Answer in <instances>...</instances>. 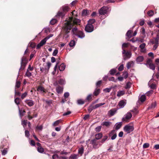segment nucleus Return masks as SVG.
<instances>
[{"mask_svg":"<svg viewBox=\"0 0 159 159\" xmlns=\"http://www.w3.org/2000/svg\"><path fill=\"white\" fill-rule=\"evenodd\" d=\"M8 148H4L3 149H0V151L2 155H5L7 153Z\"/></svg>","mask_w":159,"mask_h":159,"instance_id":"393cba45","label":"nucleus"},{"mask_svg":"<svg viewBox=\"0 0 159 159\" xmlns=\"http://www.w3.org/2000/svg\"><path fill=\"white\" fill-rule=\"evenodd\" d=\"M72 33L73 34L80 38H83L85 37L84 33L82 31L78 30L76 27H75L72 29Z\"/></svg>","mask_w":159,"mask_h":159,"instance_id":"f03ea898","label":"nucleus"},{"mask_svg":"<svg viewBox=\"0 0 159 159\" xmlns=\"http://www.w3.org/2000/svg\"><path fill=\"white\" fill-rule=\"evenodd\" d=\"M27 94H28V93L27 92H25L24 93H23L21 95V98L22 99H24L25 98L26 96L27 95Z\"/></svg>","mask_w":159,"mask_h":159,"instance_id":"3c124183","label":"nucleus"},{"mask_svg":"<svg viewBox=\"0 0 159 159\" xmlns=\"http://www.w3.org/2000/svg\"><path fill=\"white\" fill-rule=\"evenodd\" d=\"M85 30L87 32H91L94 30V27L93 25H91L89 24H87L85 27Z\"/></svg>","mask_w":159,"mask_h":159,"instance_id":"0eeeda50","label":"nucleus"},{"mask_svg":"<svg viewBox=\"0 0 159 159\" xmlns=\"http://www.w3.org/2000/svg\"><path fill=\"white\" fill-rule=\"evenodd\" d=\"M27 57V56H24L22 57L19 70H22L25 69L28 62Z\"/></svg>","mask_w":159,"mask_h":159,"instance_id":"7ed1b4c3","label":"nucleus"},{"mask_svg":"<svg viewBox=\"0 0 159 159\" xmlns=\"http://www.w3.org/2000/svg\"><path fill=\"white\" fill-rule=\"evenodd\" d=\"M74 12H75V10H74L71 12L72 16L70 17L69 20L65 23L63 26L62 27L61 34H63V37L65 39L68 38L69 36V33L70 31L73 28L75 25H80V20L74 16H77L76 14L75 15L74 14Z\"/></svg>","mask_w":159,"mask_h":159,"instance_id":"f257e3e1","label":"nucleus"},{"mask_svg":"<svg viewBox=\"0 0 159 159\" xmlns=\"http://www.w3.org/2000/svg\"><path fill=\"white\" fill-rule=\"evenodd\" d=\"M56 90L57 93H61L63 91V88L62 87L58 86L57 87Z\"/></svg>","mask_w":159,"mask_h":159,"instance_id":"a211bd4d","label":"nucleus"},{"mask_svg":"<svg viewBox=\"0 0 159 159\" xmlns=\"http://www.w3.org/2000/svg\"><path fill=\"white\" fill-rule=\"evenodd\" d=\"M77 103L80 105H82L84 104L85 103V101L82 99H78L77 100Z\"/></svg>","mask_w":159,"mask_h":159,"instance_id":"c85d7f7f","label":"nucleus"},{"mask_svg":"<svg viewBox=\"0 0 159 159\" xmlns=\"http://www.w3.org/2000/svg\"><path fill=\"white\" fill-rule=\"evenodd\" d=\"M134 130V127L132 126L129 125H125L124 127V130L127 134L130 133Z\"/></svg>","mask_w":159,"mask_h":159,"instance_id":"20e7f679","label":"nucleus"},{"mask_svg":"<svg viewBox=\"0 0 159 159\" xmlns=\"http://www.w3.org/2000/svg\"><path fill=\"white\" fill-rule=\"evenodd\" d=\"M65 14H66L64 12H63L62 10H60L58 11L57 14L56 16L57 17V18H59L60 17L62 18L64 17Z\"/></svg>","mask_w":159,"mask_h":159,"instance_id":"1a4fd4ad","label":"nucleus"},{"mask_svg":"<svg viewBox=\"0 0 159 159\" xmlns=\"http://www.w3.org/2000/svg\"><path fill=\"white\" fill-rule=\"evenodd\" d=\"M38 151L40 153H43L44 152V149L41 146L38 147L37 148Z\"/></svg>","mask_w":159,"mask_h":159,"instance_id":"58836bf2","label":"nucleus"},{"mask_svg":"<svg viewBox=\"0 0 159 159\" xmlns=\"http://www.w3.org/2000/svg\"><path fill=\"white\" fill-rule=\"evenodd\" d=\"M122 124V122L116 123L115 125V129L117 130L120 129L121 127Z\"/></svg>","mask_w":159,"mask_h":159,"instance_id":"6ab92c4d","label":"nucleus"},{"mask_svg":"<svg viewBox=\"0 0 159 159\" xmlns=\"http://www.w3.org/2000/svg\"><path fill=\"white\" fill-rule=\"evenodd\" d=\"M159 40V35L157 34L156 37L155 38V44L158 45Z\"/></svg>","mask_w":159,"mask_h":159,"instance_id":"f704fd0d","label":"nucleus"},{"mask_svg":"<svg viewBox=\"0 0 159 159\" xmlns=\"http://www.w3.org/2000/svg\"><path fill=\"white\" fill-rule=\"evenodd\" d=\"M61 120H58L55 121L53 124V125L54 126H56L58 125L61 122Z\"/></svg>","mask_w":159,"mask_h":159,"instance_id":"37998d69","label":"nucleus"},{"mask_svg":"<svg viewBox=\"0 0 159 159\" xmlns=\"http://www.w3.org/2000/svg\"><path fill=\"white\" fill-rule=\"evenodd\" d=\"M101 128H102L101 126H98L95 128V131L97 132H98L101 131Z\"/></svg>","mask_w":159,"mask_h":159,"instance_id":"6e6d98bb","label":"nucleus"},{"mask_svg":"<svg viewBox=\"0 0 159 159\" xmlns=\"http://www.w3.org/2000/svg\"><path fill=\"white\" fill-rule=\"evenodd\" d=\"M30 47L32 48H34L36 47V44L34 43L30 42Z\"/></svg>","mask_w":159,"mask_h":159,"instance_id":"864d4df0","label":"nucleus"},{"mask_svg":"<svg viewBox=\"0 0 159 159\" xmlns=\"http://www.w3.org/2000/svg\"><path fill=\"white\" fill-rule=\"evenodd\" d=\"M20 81L17 80L16 83L15 89L19 88L20 87Z\"/></svg>","mask_w":159,"mask_h":159,"instance_id":"2f4dec72","label":"nucleus"},{"mask_svg":"<svg viewBox=\"0 0 159 159\" xmlns=\"http://www.w3.org/2000/svg\"><path fill=\"white\" fill-rule=\"evenodd\" d=\"M25 102L30 107L33 106L34 104V101L31 100H26Z\"/></svg>","mask_w":159,"mask_h":159,"instance_id":"2eb2a0df","label":"nucleus"},{"mask_svg":"<svg viewBox=\"0 0 159 159\" xmlns=\"http://www.w3.org/2000/svg\"><path fill=\"white\" fill-rule=\"evenodd\" d=\"M126 102L124 100H121L118 103V106L120 107V108H123L126 104Z\"/></svg>","mask_w":159,"mask_h":159,"instance_id":"dca6fc26","label":"nucleus"},{"mask_svg":"<svg viewBox=\"0 0 159 159\" xmlns=\"http://www.w3.org/2000/svg\"><path fill=\"white\" fill-rule=\"evenodd\" d=\"M139 99L141 102H144L146 99V97L145 95H142L139 98Z\"/></svg>","mask_w":159,"mask_h":159,"instance_id":"7c9ffc66","label":"nucleus"},{"mask_svg":"<svg viewBox=\"0 0 159 159\" xmlns=\"http://www.w3.org/2000/svg\"><path fill=\"white\" fill-rule=\"evenodd\" d=\"M132 116L130 113H128L125 115V117L123 118L122 120L123 121H126L127 120L129 119Z\"/></svg>","mask_w":159,"mask_h":159,"instance_id":"9d476101","label":"nucleus"},{"mask_svg":"<svg viewBox=\"0 0 159 159\" xmlns=\"http://www.w3.org/2000/svg\"><path fill=\"white\" fill-rule=\"evenodd\" d=\"M89 11L87 10L84 9L81 12L82 16H87L88 14Z\"/></svg>","mask_w":159,"mask_h":159,"instance_id":"a878e982","label":"nucleus"},{"mask_svg":"<svg viewBox=\"0 0 159 159\" xmlns=\"http://www.w3.org/2000/svg\"><path fill=\"white\" fill-rule=\"evenodd\" d=\"M131 83L130 82H128L126 84L125 87L126 89H129L131 87Z\"/></svg>","mask_w":159,"mask_h":159,"instance_id":"bf43d9fd","label":"nucleus"},{"mask_svg":"<svg viewBox=\"0 0 159 159\" xmlns=\"http://www.w3.org/2000/svg\"><path fill=\"white\" fill-rule=\"evenodd\" d=\"M100 93V89H99L96 88L95 91L93 92V95L95 96H98Z\"/></svg>","mask_w":159,"mask_h":159,"instance_id":"cd10ccee","label":"nucleus"},{"mask_svg":"<svg viewBox=\"0 0 159 159\" xmlns=\"http://www.w3.org/2000/svg\"><path fill=\"white\" fill-rule=\"evenodd\" d=\"M134 64V62L133 61H130L126 65V67L128 69H129L130 68L133 66Z\"/></svg>","mask_w":159,"mask_h":159,"instance_id":"4be33fe9","label":"nucleus"},{"mask_svg":"<svg viewBox=\"0 0 159 159\" xmlns=\"http://www.w3.org/2000/svg\"><path fill=\"white\" fill-rule=\"evenodd\" d=\"M102 83V81L99 80L98 81L96 84V87L97 88L100 87L101 84Z\"/></svg>","mask_w":159,"mask_h":159,"instance_id":"09e8293b","label":"nucleus"},{"mask_svg":"<svg viewBox=\"0 0 159 159\" xmlns=\"http://www.w3.org/2000/svg\"><path fill=\"white\" fill-rule=\"evenodd\" d=\"M15 95L16 96H20V93L19 91H16V89H15Z\"/></svg>","mask_w":159,"mask_h":159,"instance_id":"69168bd1","label":"nucleus"},{"mask_svg":"<svg viewBox=\"0 0 159 159\" xmlns=\"http://www.w3.org/2000/svg\"><path fill=\"white\" fill-rule=\"evenodd\" d=\"M108 7L106 6H104L101 8L99 11V13L101 15H104L107 13L108 10Z\"/></svg>","mask_w":159,"mask_h":159,"instance_id":"423d86ee","label":"nucleus"},{"mask_svg":"<svg viewBox=\"0 0 159 159\" xmlns=\"http://www.w3.org/2000/svg\"><path fill=\"white\" fill-rule=\"evenodd\" d=\"M94 109H95L94 106L90 105L88 107V111L90 113Z\"/></svg>","mask_w":159,"mask_h":159,"instance_id":"de8ad7c7","label":"nucleus"},{"mask_svg":"<svg viewBox=\"0 0 159 159\" xmlns=\"http://www.w3.org/2000/svg\"><path fill=\"white\" fill-rule=\"evenodd\" d=\"M111 124V123L108 121H105L102 123V125L103 126H105L106 127H109Z\"/></svg>","mask_w":159,"mask_h":159,"instance_id":"c756f323","label":"nucleus"},{"mask_svg":"<svg viewBox=\"0 0 159 159\" xmlns=\"http://www.w3.org/2000/svg\"><path fill=\"white\" fill-rule=\"evenodd\" d=\"M149 146V144L148 143H144L143 146L144 148H148Z\"/></svg>","mask_w":159,"mask_h":159,"instance_id":"13d9d810","label":"nucleus"},{"mask_svg":"<svg viewBox=\"0 0 159 159\" xmlns=\"http://www.w3.org/2000/svg\"><path fill=\"white\" fill-rule=\"evenodd\" d=\"M70 8L69 7L66 6H64L62 7V11L64 12L66 14V12L68 11Z\"/></svg>","mask_w":159,"mask_h":159,"instance_id":"5701e85b","label":"nucleus"},{"mask_svg":"<svg viewBox=\"0 0 159 159\" xmlns=\"http://www.w3.org/2000/svg\"><path fill=\"white\" fill-rule=\"evenodd\" d=\"M115 134H116V130L115 129H113L111 130L109 133V136H111Z\"/></svg>","mask_w":159,"mask_h":159,"instance_id":"49530a36","label":"nucleus"},{"mask_svg":"<svg viewBox=\"0 0 159 159\" xmlns=\"http://www.w3.org/2000/svg\"><path fill=\"white\" fill-rule=\"evenodd\" d=\"M84 148L83 147L80 148L78 149L79 153L82 155L84 152Z\"/></svg>","mask_w":159,"mask_h":159,"instance_id":"a18cd8bd","label":"nucleus"},{"mask_svg":"<svg viewBox=\"0 0 159 159\" xmlns=\"http://www.w3.org/2000/svg\"><path fill=\"white\" fill-rule=\"evenodd\" d=\"M57 20L56 19H52L50 21V23L51 24L53 25L57 22Z\"/></svg>","mask_w":159,"mask_h":159,"instance_id":"052dcab7","label":"nucleus"},{"mask_svg":"<svg viewBox=\"0 0 159 159\" xmlns=\"http://www.w3.org/2000/svg\"><path fill=\"white\" fill-rule=\"evenodd\" d=\"M123 78L126 79L128 77V72L127 71H125L123 72Z\"/></svg>","mask_w":159,"mask_h":159,"instance_id":"a19ab883","label":"nucleus"},{"mask_svg":"<svg viewBox=\"0 0 159 159\" xmlns=\"http://www.w3.org/2000/svg\"><path fill=\"white\" fill-rule=\"evenodd\" d=\"M105 104V103H101L98 104H96L94 106V108L95 109H96L97 108H98V107L102 106L104 105Z\"/></svg>","mask_w":159,"mask_h":159,"instance_id":"4c0bfd02","label":"nucleus"},{"mask_svg":"<svg viewBox=\"0 0 159 159\" xmlns=\"http://www.w3.org/2000/svg\"><path fill=\"white\" fill-rule=\"evenodd\" d=\"M29 53L28 49L27 48L25 52L24 55L25 56H27L29 55Z\"/></svg>","mask_w":159,"mask_h":159,"instance_id":"338daca9","label":"nucleus"},{"mask_svg":"<svg viewBox=\"0 0 159 159\" xmlns=\"http://www.w3.org/2000/svg\"><path fill=\"white\" fill-rule=\"evenodd\" d=\"M75 44V42L74 40H72L69 43L70 46L71 47H74Z\"/></svg>","mask_w":159,"mask_h":159,"instance_id":"79ce46f5","label":"nucleus"},{"mask_svg":"<svg viewBox=\"0 0 159 159\" xmlns=\"http://www.w3.org/2000/svg\"><path fill=\"white\" fill-rule=\"evenodd\" d=\"M37 91L40 92L42 93H46V90L42 86L40 85L38 87Z\"/></svg>","mask_w":159,"mask_h":159,"instance_id":"ddd939ff","label":"nucleus"},{"mask_svg":"<svg viewBox=\"0 0 159 159\" xmlns=\"http://www.w3.org/2000/svg\"><path fill=\"white\" fill-rule=\"evenodd\" d=\"M144 60V57L143 56H138L136 59V61L137 62H142Z\"/></svg>","mask_w":159,"mask_h":159,"instance_id":"412c9836","label":"nucleus"},{"mask_svg":"<svg viewBox=\"0 0 159 159\" xmlns=\"http://www.w3.org/2000/svg\"><path fill=\"white\" fill-rule=\"evenodd\" d=\"M91 143L92 145H93V147L94 148H97L99 147V142L97 141L96 139H93L91 141Z\"/></svg>","mask_w":159,"mask_h":159,"instance_id":"6e6552de","label":"nucleus"},{"mask_svg":"<svg viewBox=\"0 0 159 159\" xmlns=\"http://www.w3.org/2000/svg\"><path fill=\"white\" fill-rule=\"evenodd\" d=\"M140 31L142 35V37L144 39L146 37L145 29L143 27L140 29Z\"/></svg>","mask_w":159,"mask_h":159,"instance_id":"aec40b11","label":"nucleus"},{"mask_svg":"<svg viewBox=\"0 0 159 159\" xmlns=\"http://www.w3.org/2000/svg\"><path fill=\"white\" fill-rule=\"evenodd\" d=\"M124 69V66L123 64L121 65L118 67V69L119 71H122Z\"/></svg>","mask_w":159,"mask_h":159,"instance_id":"0e129e2a","label":"nucleus"},{"mask_svg":"<svg viewBox=\"0 0 159 159\" xmlns=\"http://www.w3.org/2000/svg\"><path fill=\"white\" fill-rule=\"evenodd\" d=\"M96 22L95 19H90L88 21L87 24H89L91 25H93V24H94Z\"/></svg>","mask_w":159,"mask_h":159,"instance_id":"473e14b6","label":"nucleus"},{"mask_svg":"<svg viewBox=\"0 0 159 159\" xmlns=\"http://www.w3.org/2000/svg\"><path fill=\"white\" fill-rule=\"evenodd\" d=\"M132 31L131 30H129L126 34V36H127L126 39L128 40L132 37Z\"/></svg>","mask_w":159,"mask_h":159,"instance_id":"4468645a","label":"nucleus"},{"mask_svg":"<svg viewBox=\"0 0 159 159\" xmlns=\"http://www.w3.org/2000/svg\"><path fill=\"white\" fill-rule=\"evenodd\" d=\"M15 102L17 105H19L20 104V102L21 101L20 99L18 98H16L15 99Z\"/></svg>","mask_w":159,"mask_h":159,"instance_id":"e433bc0d","label":"nucleus"},{"mask_svg":"<svg viewBox=\"0 0 159 159\" xmlns=\"http://www.w3.org/2000/svg\"><path fill=\"white\" fill-rule=\"evenodd\" d=\"M125 92L124 91H120L118 92L117 96V97H120L125 94Z\"/></svg>","mask_w":159,"mask_h":159,"instance_id":"c9c22d12","label":"nucleus"},{"mask_svg":"<svg viewBox=\"0 0 159 159\" xmlns=\"http://www.w3.org/2000/svg\"><path fill=\"white\" fill-rule=\"evenodd\" d=\"M78 155L75 154L71 155L69 157V159H77Z\"/></svg>","mask_w":159,"mask_h":159,"instance_id":"72a5a7b5","label":"nucleus"},{"mask_svg":"<svg viewBox=\"0 0 159 159\" xmlns=\"http://www.w3.org/2000/svg\"><path fill=\"white\" fill-rule=\"evenodd\" d=\"M52 159H59V157H58L57 154H55L52 155Z\"/></svg>","mask_w":159,"mask_h":159,"instance_id":"4d7b16f0","label":"nucleus"},{"mask_svg":"<svg viewBox=\"0 0 159 159\" xmlns=\"http://www.w3.org/2000/svg\"><path fill=\"white\" fill-rule=\"evenodd\" d=\"M117 109L116 108H112L108 111L109 115L111 116H113L116 112Z\"/></svg>","mask_w":159,"mask_h":159,"instance_id":"f8f14e48","label":"nucleus"},{"mask_svg":"<svg viewBox=\"0 0 159 159\" xmlns=\"http://www.w3.org/2000/svg\"><path fill=\"white\" fill-rule=\"evenodd\" d=\"M65 68V65L64 63L61 64L59 67V70L61 71H63Z\"/></svg>","mask_w":159,"mask_h":159,"instance_id":"bb28decb","label":"nucleus"},{"mask_svg":"<svg viewBox=\"0 0 159 159\" xmlns=\"http://www.w3.org/2000/svg\"><path fill=\"white\" fill-rule=\"evenodd\" d=\"M92 95L90 94L86 98V100L88 101H91L92 100Z\"/></svg>","mask_w":159,"mask_h":159,"instance_id":"ea45409f","label":"nucleus"},{"mask_svg":"<svg viewBox=\"0 0 159 159\" xmlns=\"http://www.w3.org/2000/svg\"><path fill=\"white\" fill-rule=\"evenodd\" d=\"M154 14V12L152 10H150L148 12V15L150 16H152Z\"/></svg>","mask_w":159,"mask_h":159,"instance_id":"603ef678","label":"nucleus"},{"mask_svg":"<svg viewBox=\"0 0 159 159\" xmlns=\"http://www.w3.org/2000/svg\"><path fill=\"white\" fill-rule=\"evenodd\" d=\"M131 55V53L130 52L127 51L126 53L124 55L123 58L124 60H126L127 59L129 58Z\"/></svg>","mask_w":159,"mask_h":159,"instance_id":"9b49d317","label":"nucleus"},{"mask_svg":"<svg viewBox=\"0 0 159 159\" xmlns=\"http://www.w3.org/2000/svg\"><path fill=\"white\" fill-rule=\"evenodd\" d=\"M2 144L0 146V149H3L4 148H8V146L6 147V145H7V144L6 143V141H3L2 142Z\"/></svg>","mask_w":159,"mask_h":159,"instance_id":"b1692460","label":"nucleus"},{"mask_svg":"<svg viewBox=\"0 0 159 159\" xmlns=\"http://www.w3.org/2000/svg\"><path fill=\"white\" fill-rule=\"evenodd\" d=\"M58 52V50L57 49H55L52 53L53 56H56Z\"/></svg>","mask_w":159,"mask_h":159,"instance_id":"774afa93","label":"nucleus"},{"mask_svg":"<svg viewBox=\"0 0 159 159\" xmlns=\"http://www.w3.org/2000/svg\"><path fill=\"white\" fill-rule=\"evenodd\" d=\"M147 63L146 64L147 65H148L149 67L152 70H154L155 69V66L154 64L152 63V61L150 58H148L147 60Z\"/></svg>","mask_w":159,"mask_h":159,"instance_id":"39448f33","label":"nucleus"},{"mask_svg":"<svg viewBox=\"0 0 159 159\" xmlns=\"http://www.w3.org/2000/svg\"><path fill=\"white\" fill-rule=\"evenodd\" d=\"M109 72L111 75H113L116 73V70L115 69H111L110 71Z\"/></svg>","mask_w":159,"mask_h":159,"instance_id":"5fc2aeb1","label":"nucleus"},{"mask_svg":"<svg viewBox=\"0 0 159 159\" xmlns=\"http://www.w3.org/2000/svg\"><path fill=\"white\" fill-rule=\"evenodd\" d=\"M146 46V44L145 43H143L142 44H141L140 46L139 47L140 48L143 50L145 46Z\"/></svg>","mask_w":159,"mask_h":159,"instance_id":"680f3d73","label":"nucleus"},{"mask_svg":"<svg viewBox=\"0 0 159 159\" xmlns=\"http://www.w3.org/2000/svg\"><path fill=\"white\" fill-rule=\"evenodd\" d=\"M102 137V134L101 133L97 134L95 135V139L96 140H99L101 139Z\"/></svg>","mask_w":159,"mask_h":159,"instance_id":"f3484780","label":"nucleus"},{"mask_svg":"<svg viewBox=\"0 0 159 159\" xmlns=\"http://www.w3.org/2000/svg\"><path fill=\"white\" fill-rule=\"evenodd\" d=\"M25 136L28 138L30 135L29 132L28 130H25Z\"/></svg>","mask_w":159,"mask_h":159,"instance_id":"e2e57ef3","label":"nucleus"},{"mask_svg":"<svg viewBox=\"0 0 159 159\" xmlns=\"http://www.w3.org/2000/svg\"><path fill=\"white\" fill-rule=\"evenodd\" d=\"M58 83L61 85H63L65 83V81L64 79H60L58 81Z\"/></svg>","mask_w":159,"mask_h":159,"instance_id":"8fccbe9b","label":"nucleus"},{"mask_svg":"<svg viewBox=\"0 0 159 159\" xmlns=\"http://www.w3.org/2000/svg\"><path fill=\"white\" fill-rule=\"evenodd\" d=\"M108 138V136L107 135H105L103 136V138L100 142L102 143H103Z\"/></svg>","mask_w":159,"mask_h":159,"instance_id":"c03bdc74","label":"nucleus"}]
</instances>
